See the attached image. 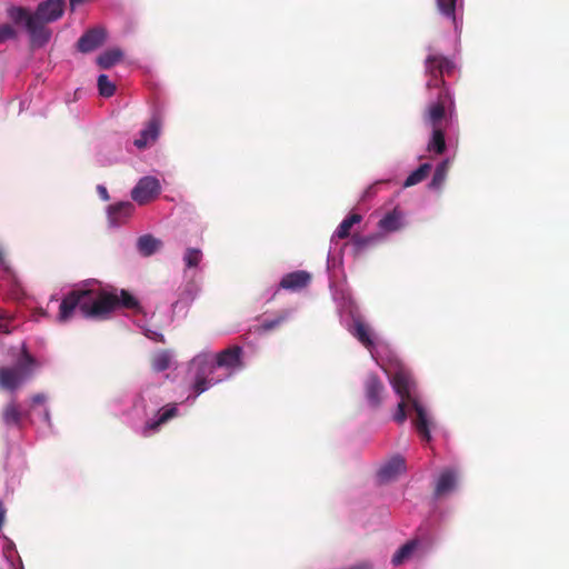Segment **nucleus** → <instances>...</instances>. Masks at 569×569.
<instances>
[{"label": "nucleus", "instance_id": "f257e3e1", "mask_svg": "<svg viewBox=\"0 0 569 569\" xmlns=\"http://www.w3.org/2000/svg\"><path fill=\"white\" fill-rule=\"evenodd\" d=\"M117 309L140 311L139 300L126 289L111 291L88 288L87 286L71 290L61 301L58 312L60 322L69 321L77 310L83 318L106 320Z\"/></svg>", "mask_w": 569, "mask_h": 569}, {"label": "nucleus", "instance_id": "f03ea898", "mask_svg": "<svg viewBox=\"0 0 569 569\" xmlns=\"http://www.w3.org/2000/svg\"><path fill=\"white\" fill-rule=\"evenodd\" d=\"M390 383L395 392L399 396L400 401L393 415V420L398 425H402L410 411H415L412 425L420 436L421 440L429 442L431 440L429 419L426 409L419 402L416 392V381L411 372L399 367L391 376Z\"/></svg>", "mask_w": 569, "mask_h": 569}, {"label": "nucleus", "instance_id": "7ed1b4c3", "mask_svg": "<svg viewBox=\"0 0 569 569\" xmlns=\"http://www.w3.org/2000/svg\"><path fill=\"white\" fill-rule=\"evenodd\" d=\"M455 63L449 58L439 53H429L425 60V71L429 77L427 89H438L437 100L428 108L427 118L432 128L440 127V121L453 106V99L443 80V74L451 73Z\"/></svg>", "mask_w": 569, "mask_h": 569}, {"label": "nucleus", "instance_id": "20e7f679", "mask_svg": "<svg viewBox=\"0 0 569 569\" xmlns=\"http://www.w3.org/2000/svg\"><path fill=\"white\" fill-rule=\"evenodd\" d=\"M7 12L16 26L26 29L32 48H42L50 41L52 31L48 23L33 16L28 8L12 6Z\"/></svg>", "mask_w": 569, "mask_h": 569}, {"label": "nucleus", "instance_id": "39448f33", "mask_svg": "<svg viewBox=\"0 0 569 569\" xmlns=\"http://www.w3.org/2000/svg\"><path fill=\"white\" fill-rule=\"evenodd\" d=\"M242 349L238 346H233L227 348L218 353L216 365L204 363L202 365L196 375L193 382V390L197 396L204 392L211 386L219 382L221 379H213L209 377L213 373L217 367H226L228 369H234L241 367V356Z\"/></svg>", "mask_w": 569, "mask_h": 569}, {"label": "nucleus", "instance_id": "423d86ee", "mask_svg": "<svg viewBox=\"0 0 569 569\" xmlns=\"http://www.w3.org/2000/svg\"><path fill=\"white\" fill-rule=\"evenodd\" d=\"M34 366L36 359L24 351L18 367L0 368V385L9 390L17 389L22 380L31 373Z\"/></svg>", "mask_w": 569, "mask_h": 569}, {"label": "nucleus", "instance_id": "0eeeda50", "mask_svg": "<svg viewBox=\"0 0 569 569\" xmlns=\"http://www.w3.org/2000/svg\"><path fill=\"white\" fill-rule=\"evenodd\" d=\"M160 191L159 181L153 177H144L139 180L131 191L132 199L139 204H146L154 199Z\"/></svg>", "mask_w": 569, "mask_h": 569}, {"label": "nucleus", "instance_id": "6e6552de", "mask_svg": "<svg viewBox=\"0 0 569 569\" xmlns=\"http://www.w3.org/2000/svg\"><path fill=\"white\" fill-rule=\"evenodd\" d=\"M365 396L370 407L378 408L381 406L386 387L376 373H369L363 382Z\"/></svg>", "mask_w": 569, "mask_h": 569}, {"label": "nucleus", "instance_id": "1a4fd4ad", "mask_svg": "<svg viewBox=\"0 0 569 569\" xmlns=\"http://www.w3.org/2000/svg\"><path fill=\"white\" fill-rule=\"evenodd\" d=\"M64 4V0H44L31 13L46 23H51L62 17Z\"/></svg>", "mask_w": 569, "mask_h": 569}, {"label": "nucleus", "instance_id": "9d476101", "mask_svg": "<svg viewBox=\"0 0 569 569\" xmlns=\"http://www.w3.org/2000/svg\"><path fill=\"white\" fill-rule=\"evenodd\" d=\"M134 206L130 201L118 202L108 207V221L111 227L123 224L133 213Z\"/></svg>", "mask_w": 569, "mask_h": 569}, {"label": "nucleus", "instance_id": "9b49d317", "mask_svg": "<svg viewBox=\"0 0 569 569\" xmlns=\"http://www.w3.org/2000/svg\"><path fill=\"white\" fill-rule=\"evenodd\" d=\"M106 40V32L101 28H93L84 32L78 40L80 52L88 53L99 48Z\"/></svg>", "mask_w": 569, "mask_h": 569}, {"label": "nucleus", "instance_id": "f8f14e48", "mask_svg": "<svg viewBox=\"0 0 569 569\" xmlns=\"http://www.w3.org/2000/svg\"><path fill=\"white\" fill-rule=\"evenodd\" d=\"M311 274L305 270H298L284 274L279 283L280 289L297 291L309 286Z\"/></svg>", "mask_w": 569, "mask_h": 569}, {"label": "nucleus", "instance_id": "ddd939ff", "mask_svg": "<svg viewBox=\"0 0 569 569\" xmlns=\"http://www.w3.org/2000/svg\"><path fill=\"white\" fill-rule=\"evenodd\" d=\"M178 416V408L176 403L168 405L161 408L156 416V419L148 421L143 427V436H149V432L158 431L159 428L167 423L170 419Z\"/></svg>", "mask_w": 569, "mask_h": 569}, {"label": "nucleus", "instance_id": "4468645a", "mask_svg": "<svg viewBox=\"0 0 569 569\" xmlns=\"http://www.w3.org/2000/svg\"><path fill=\"white\" fill-rule=\"evenodd\" d=\"M405 470H406L405 459L400 456H395L379 469L378 478L382 482H388V481L396 479Z\"/></svg>", "mask_w": 569, "mask_h": 569}, {"label": "nucleus", "instance_id": "2eb2a0df", "mask_svg": "<svg viewBox=\"0 0 569 569\" xmlns=\"http://www.w3.org/2000/svg\"><path fill=\"white\" fill-rule=\"evenodd\" d=\"M159 131H160V122L157 118H152L148 122L146 129L141 130L140 137L134 140V146L138 149H143L148 144L153 143L159 136Z\"/></svg>", "mask_w": 569, "mask_h": 569}, {"label": "nucleus", "instance_id": "dca6fc26", "mask_svg": "<svg viewBox=\"0 0 569 569\" xmlns=\"http://www.w3.org/2000/svg\"><path fill=\"white\" fill-rule=\"evenodd\" d=\"M457 478L456 473L451 470L443 471L437 481L435 488V496L441 497L450 491H452L456 487Z\"/></svg>", "mask_w": 569, "mask_h": 569}, {"label": "nucleus", "instance_id": "f3484780", "mask_svg": "<svg viewBox=\"0 0 569 569\" xmlns=\"http://www.w3.org/2000/svg\"><path fill=\"white\" fill-rule=\"evenodd\" d=\"M161 241L151 234L141 236L137 240L138 251L144 257L157 252L161 248Z\"/></svg>", "mask_w": 569, "mask_h": 569}, {"label": "nucleus", "instance_id": "a211bd4d", "mask_svg": "<svg viewBox=\"0 0 569 569\" xmlns=\"http://www.w3.org/2000/svg\"><path fill=\"white\" fill-rule=\"evenodd\" d=\"M362 220V216L359 213H351L347 218H345L341 223L336 229L332 239H346L351 236V228L360 223Z\"/></svg>", "mask_w": 569, "mask_h": 569}, {"label": "nucleus", "instance_id": "6ab92c4d", "mask_svg": "<svg viewBox=\"0 0 569 569\" xmlns=\"http://www.w3.org/2000/svg\"><path fill=\"white\" fill-rule=\"evenodd\" d=\"M352 335L367 348L371 349L375 346L371 330L368 325L361 320H356L353 323Z\"/></svg>", "mask_w": 569, "mask_h": 569}, {"label": "nucleus", "instance_id": "aec40b11", "mask_svg": "<svg viewBox=\"0 0 569 569\" xmlns=\"http://www.w3.org/2000/svg\"><path fill=\"white\" fill-rule=\"evenodd\" d=\"M402 214L397 209L388 212L382 219H380L378 226L380 229L387 232H393L401 228Z\"/></svg>", "mask_w": 569, "mask_h": 569}, {"label": "nucleus", "instance_id": "412c9836", "mask_svg": "<svg viewBox=\"0 0 569 569\" xmlns=\"http://www.w3.org/2000/svg\"><path fill=\"white\" fill-rule=\"evenodd\" d=\"M419 546V540L412 539L401 546L393 555L391 562L395 567L402 565L407 559L411 557L415 550Z\"/></svg>", "mask_w": 569, "mask_h": 569}, {"label": "nucleus", "instance_id": "4be33fe9", "mask_svg": "<svg viewBox=\"0 0 569 569\" xmlns=\"http://www.w3.org/2000/svg\"><path fill=\"white\" fill-rule=\"evenodd\" d=\"M123 57V52L119 48L106 50L97 58V63L101 69H109L118 63Z\"/></svg>", "mask_w": 569, "mask_h": 569}, {"label": "nucleus", "instance_id": "5701e85b", "mask_svg": "<svg viewBox=\"0 0 569 569\" xmlns=\"http://www.w3.org/2000/svg\"><path fill=\"white\" fill-rule=\"evenodd\" d=\"M427 149L437 154H442L446 151L445 132L440 127L432 128V136Z\"/></svg>", "mask_w": 569, "mask_h": 569}, {"label": "nucleus", "instance_id": "b1692460", "mask_svg": "<svg viewBox=\"0 0 569 569\" xmlns=\"http://www.w3.org/2000/svg\"><path fill=\"white\" fill-rule=\"evenodd\" d=\"M431 170L430 163L420 164L415 171H412L403 182L405 188L412 187L422 180H425Z\"/></svg>", "mask_w": 569, "mask_h": 569}, {"label": "nucleus", "instance_id": "393cba45", "mask_svg": "<svg viewBox=\"0 0 569 569\" xmlns=\"http://www.w3.org/2000/svg\"><path fill=\"white\" fill-rule=\"evenodd\" d=\"M450 162L448 159L441 161L433 173L432 180L430 182V187L432 188H439L445 182L447 178V173L449 170Z\"/></svg>", "mask_w": 569, "mask_h": 569}, {"label": "nucleus", "instance_id": "a878e982", "mask_svg": "<svg viewBox=\"0 0 569 569\" xmlns=\"http://www.w3.org/2000/svg\"><path fill=\"white\" fill-rule=\"evenodd\" d=\"M170 355L167 351H159L151 358V367L154 371L161 372L170 367Z\"/></svg>", "mask_w": 569, "mask_h": 569}, {"label": "nucleus", "instance_id": "bb28decb", "mask_svg": "<svg viewBox=\"0 0 569 569\" xmlns=\"http://www.w3.org/2000/svg\"><path fill=\"white\" fill-rule=\"evenodd\" d=\"M437 8L456 24V0H437Z\"/></svg>", "mask_w": 569, "mask_h": 569}, {"label": "nucleus", "instance_id": "cd10ccee", "mask_svg": "<svg viewBox=\"0 0 569 569\" xmlns=\"http://www.w3.org/2000/svg\"><path fill=\"white\" fill-rule=\"evenodd\" d=\"M98 89L102 97L110 98L116 92V86L112 83L107 74H100L98 77Z\"/></svg>", "mask_w": 569, "mask_h": 569}, {"label": "nucleus", "instance_id": "c85d7f7f", "mask_svg": "<svg viewBox=\"0 0 569 569\" xmlns=\"http://www.w3.org/2000/svg\"><path fill=\"white\" fill-rule=\"evenodd\" d=\"M20 411L14 402L7 405L3 411V421L7 425H18L20 422Z\"/></svg>", "mask_w": 569, "mask_h": 569}, {"label": "nucleus", "instance_id": "c756f323", "mask_svg": "<svg viewBox=\"0 0 569 569\" xmlns=\"http://www.w3.org/2000/svg\"><path fill=\"white\" fill-rule=\"evenodd\" d=\"M202 259V252L199 249L188 248L183 256V261L188 268L197 267Z\"/></svg>", "mask_w": 569, "mask_h": 569}, {"label": "nucleus", "instance_id": "7c9ffc66", "mask_svg": "<svg viewBox=\"0 0 569 569\" xmlns=\"http://www.w3.org/2000/svg\"><path fill=\"white\" fill-rule=\"evenodd\" d=\"M287 318H288V312L283 311L272 320H264L260 325L259 331L267 332V331L273 330V329L278 328L281 323H283L287 320Z\"/></svg>", "mask_w": 569, "mask_h": 569}, {"label": "nucleus", "instance_id": "2f4dec72", "mask_svg": "<svg viewBox=\"0 0 569 569\" xmlns=\"http://www.w3.org/2000/svg\"><path fill=\"white\" fill-rule=\"evenodd\" d=\"M18 31L9 23L0 24V44L7 40L17 39Z\"/></svg>", "mask_w": 569, "mask_h": 569}, {"label": "nucleus", "instance_id": "473e14b6", "mask_svg": "<svg viewBox=\"0 0 569 569\" xmlns=\"http://www.w3.org/2000/svg\"><path fill=\"white\" fill-rule=\"evenodd\" d=\"M351 239L357 251H361L373 241L372 237H363L359 234L351 236Z\"/></svg>", "mask_w": 569, "mask_h": 569}, {"label": "nucleus", "instance_id": "72a5a7b5", "mask_svg": "<svg viewBox=\"0 0 569 569\" xmlns=\"http://www.w3.org/2000/svg\"><path fill=\"white\" fill-rule=\"evenodd\" d=\"M97 191L102 200L108 201L110 199L108 190L104 186L99 184L97 187Z\"/></svg>", "mask_w": 569, "mask_h": 569}, {"label": "nucleus", "instance_id": "f704fd0d", "mask_svg": "<svg viewBox=\"0 0 569 569\" xmlns=\"http://www.w3.org/2000/svg\"><path fill=\"white\" fill-rule=\"evenodd\" d=\"M6 508H4V505L3 502L0 500V530L2 529L3 525H4V520H6Z\"/></svg>", "mask_w": 569, "mask_h": 569}, {"label": "nucleus", "instance_id": "c9c22d12", "mask_svg": "<svg viewBox=\"0 0 569 569\" xmlns=\"http://www.w3.org/2000/svg\"><path fill=\"white\" fill-rule=\"evenodd\" d=\"M44 401H46V396L42 393H38L32 397V402L34 405H42V403H44Z\"/></svg>", "mask_w": 569, "mask_h": 569}, {"label": "nucleus", "instance_id": "e433bc0d", "mask_svg": "<svg viewBox=\"0 0 569 569\" xmlns=\"http://www.w3.org/2000/svg\"><path fill=\"white\" fill-rule=\"evenodd\" d=\"M82 2H84V0H70V8L71 10L73 11L74 8L79 4H81Z\"/></svg>", "mask_w": 569, "mask_h": 569}, {"label": "nucleus", "instance_id": "4c0bfd02", "mask_svg": "<svg viewBox=\"0 0 569 569\" xmlns=\"http://www.w3.org/2000/svg\"><path fill=\"white\" fill-rule=\"evenodd\" d=\"M46 419L49 421V412H46Z\"/></svg>", "mask_w": 569, "mask_h": 569}]
</instances>
